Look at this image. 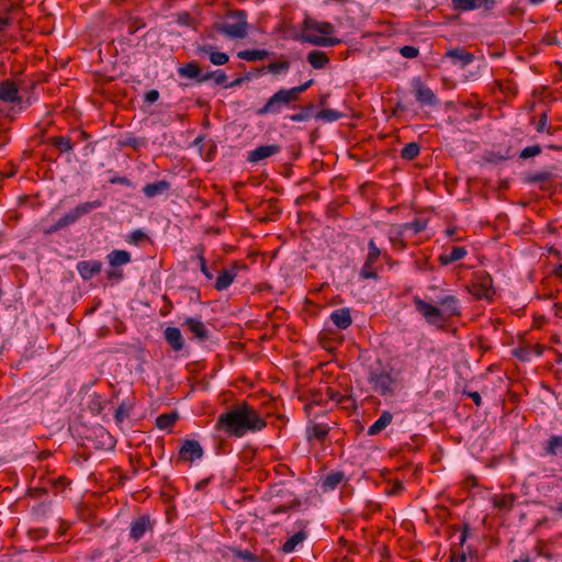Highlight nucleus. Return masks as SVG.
<instances>
[{"label": "nucleus", "mask_w": 562, "mask_h": 562, "mask_svg": "<svg viewBox=\"0 0 562 562\" xmlns=\"http://www.w3.org/2000/svg\"><path fill=\"white\" fill-rule=\"evenodd\" d=\"M266 426V420L247 402L229 406L217 417L215 424L216 430L236 438H240L247 432L260 431Z\"/></svg>", "instance_id": "1"}, {"label": "nucleus", "mask_w": 562, "mask_h": 562, "mask_svg": "<svg viewBox=\"0 0 562 562\" xmlns=\"http://www.w3.org/2000/svg\"><path fill=\"white\" fill-rule=\"evenodd\" d=\"M335 31V27L329 22H318L312 18L306 16L303 21V30L299 40L313 44L315 46H335L340 43L337 37L329 36Z\"/></svg>", "instance_id": "2"}, {"label": "nucleus", "mask_w": 562, "mask_h": 562, "mask_svg": "<svg viewBox=\"0 0 562 562\" xmlns=\"http://www.w3.org/2000/svg\"><path fill=\"white\" fill-rule=\"evenodd\" d=\"M368 382L372 390L383 397L394 396L400 386L397 379L384 368H370Z\"/></svg>", "instance_id": "3"}, {"label": "nucleus", "mask_w": 562, "mask_h": 562, "mask_svg": "<svg viewBox=\"0 0 562 562\" xmlns=\"http://www.w3.org/2000/svg\"><path fill=\"white\" fill-rule=\"evenodd\" d=\"M246 16L243 10L232 11L226 21L216 22L214 27L229 38H244L247 36L248 29Z\"/></svg>", "instance_id": "4"}, {"label": "nucleus", "mask_w": 562, "mask_h": 562, "mask_svg": "<svg viewBox=\"0 0 562 562\" xmlns=\"http://www.w3.org/2000/svg\"><path fill=\"white\" fill-rule=\"evenodd\" d=\"M296 98L290 89L281 88L273 93L266 104L257 110V115L265 116L268 114H280L285 106H290L296 102Z\"/></svg>", "instance_id": "5"}, {"label": "nucleus", "mask_w": 562, "mask_h": 562, "mask_svg": "<svg viewBox=\"0 0 562 562\" xmlns=\"http://www.w3.org/2000/svg\"><path fill=\"white\" fill-rule=\"evenodd\" d=\"M101 206H102V201H100V200L80 203L76 207H74L66 214H64L58 220V226L63 227V228H67L68 226L75 224L82 216L91 213L92 211H94Z\"/></svg>", "instance_id": "6"}, {"label": "nucleus", "mask_w": 562, "mask_h": 562, "mask_svg": "<svg viewBox=\"0 0 562 562\" xmlns=\"http://www.w3.org/2000/svg\"><path fill=\"white\" fill-rule=\"evenodd\" d=\"M413 302L415 308L418 313L423 315L426 322L429 325L441 327L446 322V316H443V312L438 306H435L426 301L422 300L418 296L413 297Z\"/></svg>", "instance_id": "7"}, {"label": "nucleus", "mask_w": 562, "mask_h": 562, "mask_svg": "<svg viewBox=\"0 0 562 562\" xmlns=\"http://www.w3.org/2000/svg\"><path fill=\"white\" fill-rule=\"evenodd\" d=\"M203 452V448L199 441L187 439L179 449L178 459L182 462H193L194 460L201 459Z\"/></svg>", "instance_id": "8"}, {"label": "nucleus", "mask_w": 562, "mask_h": 562, "mask_svg": "<svg viewBox=\"0 0 562 562\" xmlns=\"http://www.w3.org/2000/svg\"><path fill=\"white\" fill-rule=\"evenodd\" d=\"M413 87L415 98L422 106H437L439 104V100L435 92L429 87L424 85L419 79L414 80Z\"/></svg>", "instance_id": "9"}, {"label": "nucleus", "mask_w": 562, "mask_h": 562, "mask_svg": "<svg viewBox=\"0 0 562 562\" xmlns=\"http://www.w3.org/2000/svg\"><path fill=\"white\" fill-rule=\"evenodd\" d=\"M443 57L449 59L453 66L460 68H465L474 60V55L463 47L450 48L445 53Z\"/></svg>", "instance_id": "10"}, {"label": "nucleus", "mask_w": 562, "mask_h": 562, "mask_svg": "<svg viewBox=\"0 0 562 562\" xmlns=\"http://www.w3.org/2000/svg\"><path fill=\"white\" fill-rule=\"evenodd\" d=\"M308 522L305 520H297L294 524V527L295 529H297V531L293 536H291L282 546V551L284 553L294 552L296 547L307 538V532L305 531Z\"/></svg>", "instance_id": "11"}, {"label": "nucleus", "mask_w": 562, "mask_h": 562, "mask_svg": "<svg viewBox=\"0 0 562 562\" xmlns=\"http://www.w3.org/2000/svg\"><path fill=\"white\" fill-rule=\"evenodd\" d=\"M247 269L246 265H239L238 262H234L231 268L223 270L214 284V288L217 291L226 290L237 277L238 270Z\"/></svg>", "instance_id": "12"}, {"label": "nucleus", "mask_w": 562, "mask_h": 562, "mask_svg": "<svg viewBox=\"0 0 562 562\" xmlns=\"http://www.w3.org/2000/svg\"><path fill=\"white\" fill-rule=\"evenodd\" d=\"M281 146L278 144L261 145L255 148L254 150L248 151L247 161L251 164H257L263 159H267L273 155L279 154Z\"/></svg>", "instance_id": "13"}, {"label": "nucleus", "mask_w": 562, "mask_h": 562, "mask_svg": "<svg viewBox=\"0 0 562 562\" xmlns=\"http://www.w3.org/2000/svg\"><path fill=\"white\" fill-rule=\"evenodd\" d=\"M154 521L150 520L149 516L144 515L131 522L130 538L134 541L140 540L146 531L151 530Z\"/></svg>", "instance_id": "14"}, {"label": "nucleus", "mask_w": 562, "mask_h": 562, "mask_svg": "<svg viewBox=\"0 0 562 562\" xmlns=\"http://www.w3.org/2000/svg\"><path fill=\"white\" fill-rule=\"evenodd\" d=\"M183 325H186L188 329L193 334V338L200 342H204L211 337V331L207 329L205 324L198 318L187 317L183 322Z\"/></svg>", "instance_id": "15"}, {"label": "nucleus", "mask_w": 562, "mask_h": 562, "mask_svg": "<svg viewBox=\"0 0 562 562\" xmlns=\"http://www.w3.org/2000/svg\"><path fill=\"white\" fill-rule=\"evenodd\" d=\"M472 293L480 299H490L495 294L493 289V280L490 274L483 273L479 277L476 283L473 284Z\"/></svg>", "instance_id": "16"}, {"label": "nucleus", "mask_w": 562, "mask_h": 562, "mask_svg": "<svg viewBox=\"0 0 562 562\" xmlns=\"http://www.w3.org/2000/svg\"><path fill=\"white\" fill-rule=\"evenodd\" d=\"M0 100L8 103L20 102L22 99L19 95L16 85L11 80L0 82Z\"/></svg>", "instance_id": "17"}, {"label": "nucleus", "mask_w": 562, "mask_h": 562, "mask_svg": "<svg viewBox=\"0 0 562 562\" xmlns=\"http://www.w3.org/2000/svg\"><path fill=\"white\" fill-rule=\"evenodd\" d=\"M437 304L442 307L443 316L446 319L450 316L460 315V304L456 295H446L437 301Z\"/></svg>", "instance_id": "18"}, {"label": "nucleus", "mask_w": 562, "mask_h": 562, "mask_svg": "<svg viewBox=\"0 0 562 562\" xmlns=\"http://www.w3.org/2000/svg\"><path fill=\"white\" fill-rule=\"evenodd\" d=\"M167 344L173 351H181L184 347V339L178 327L168 326L164 331Z\"/></svg>", "instance_id": "19"}, {"label": "nucleus", "mask_w": 562, "mask_h": 562, "mask_svg": "<svg viewBox=\"0 0 562 562\" xmlns=\"http://www.w3.org/2000/svg\"><path fill=\"white\" fill-rule=\"evenodd\" d=\"M170 188L171 183L162 179L153 183H147L143 188V193L145 194L146 198L153 199L166 194L170 190Z\"/></svg>", "instance_id": "20"}, {"label": "nucleus", "mask_w": 562, "mask_h": 562, "mask_svg": "<svg viewBox=\"0 0 562 562\" xmlns=\"http://www.w3.org/2000/svg\"><path fill=\"white\" fill-rule=\"evenodd\" d=\"M178 75L181 78L195 79L199 83H201V78L204 74H202V70L196 61H189L178 68Z\"/></svg>", "instance_id": "21"}, {"label": "nucleus", "mask_w": 562, "mask_h": 562, "mask_svg": "<svg viewBox=\"0 0 562 562\" xmlns=\"http://www.w3.org/2000/svg\"><path fill=\"white\" fill-rule=\"evenodd\" d=\"M196 52L203 53V54H209L210 61L216 66L225 65L229 60V57L226 53L215 52L214 46H212V45H198Z\"/></svg>", "instance_id": "22"}, {"label": "nucleus", "mask_w": 562, "mask_h": 562, "mask_svg": "<svg viewBox=\"0 0 562 562\" xmlns=\"http://www.w3.org/2000/svg\"><path fill=\"white\" fill-rule=\"evenodd\" d=\"M330 321L339 329L348 328L351 325V323H352L350 310L347 308V307L335 310L330 314Z\"/></svg>", "instance_id": "23"}, {"label": "nucleus", "mask_w": 562, "mask_h": 562, "mask_svg": "<svg viewBox=\"0 0 562 562\" xmlns=\"http://www.w3.org/2000/svg\"><path fill=\"white\" fill-rule=\"evenodd\" d=\"M47 142L54 146L59 154H71L75 147V144L69 136H52Z\"/></svg>", "instance_id": "24"}, {"label": "nucleus", "mask_w": 562, "mask_h": 562, "mask_svg": "<svg viewBox=\"0 0 562 562\" xmlns=\"http://www.w3.org/2000/svg\"><path fill=\"white\" fill-rule=\"evenodd\" d=\"M393 420V415L389 411H383L380 417L368 428L369 436H375L384 430Z\"/></svg>", "instance_id": "25"}, {"label": "nucleus", "mask_w": 562, "mask_h": 562, "mask_svg": "<svg viewBox=\"0 0 562 562\" xmlns=\"http://www.w3.org/2000/svg\"><path fill=\"white\" fill-rule=\"evenodd\" d=\"M77 269L82 279L89 280L101 271V263L98 261H80Z\"/></svg>", "instance_id": "26"}, {"label": "nucleus", "mask_w": 562, "mask_h": 562, "mask_svg": "<svg viewBox=\"0 0 562 562\" xmlns=\"http://www.w3.org/2000/svg\"><path fill=\"white\" fill-rule=\"evenodd\" d=\"M306 58L314 69H324L329 63L327 54L318 49L311 50Z\"/></svg>", "instance_id": "27"}, {"label": "nucleus", "mask_w": 562, "mask_h": 562, "mask_svg": "<svg viewBox=\"0 0 562 562\" xmlns=\"http://www.w3.org/2000/svg\"><path fill=\"white\" fill-rule=\"evenodd\" d=\"M108 261L112 268H119L131 261V254L126 250L115 249L108 255Z\"/></svg>", "instance_id": "28"}, {"label": "nucleus", "mask_w": 562, "mask_h": 562, "mask_svg": "<svg viewBox=\"0 0 562 562\" xmlns=\"http://www.w3.org/2000/svg\"><path fill=\"white\" fill-rule=\"evenodd\" d=\"M454 9L458 11H472L477 9H483L484 13H488L495 2H453Z\"/></svg>", "instance_id": "29"}, {"label": "nucleus", "mask_w": 562, "mask_h": 562, "mask_svg": "<svg viewBox=\"0 0 562 562\" xmlns=\"http://www.w3.org/2000/svg\"><path fill=\"white\" fill-rule=\"evenodd\" d=\"M468 251L464 247H453L449 254H442L439 257L441 265L447 266L458 260L463 259Z\"/></svg>", "instance_id": "30"}, {"label": "nucleus", "mask_w": 562, "mask_h": 562, "mask_svg": "<svg viewBox=\"0 0 562 562\" xmlns=\"http://www.w3.org/2000/svg\"><path fill=\"white\" fill-rule=\"evenodd\" d=\"M270 55L271 53L266 49H246L237 53L238 58L247 61L263 60Z\"/></svg>", "instance_id": "31"}, {"label": "nucleus", "mask_w": 562, "mask_h": 562, "mask_svg": "<svg viewBox=\"0 0 562 562\" xmlns=\"http://www.w3.org/2000/svg\"><path fill=\"white\" fill-rule=\"evenodd\" d=\"M345 479V474L340 471L330 472L326 475V477L322 482V488L326 491H331L336 488Z\"/></svg>", "instance_id": "32"}, {"label": "nucleus", "mask_w": 562, "mask_h": 562, "mask_svg": "<svg viewBox=\"0 0 562 562\" xmlns=\"http://www.w3.org/2000/svg\"><path fill=\"white\" fill-rule=\"evenodd\" d=\"M290 69V61L289 60H276L272 63H269L267 66L262 67V70H267L270 74L273 75H281L286 74Z\"/></svg>", "instance_id": "33"}, {"label": "nucleus", "mask_w": 562, "mask_h": 562, "mask_svg": "<svg viewBox=\"0 0 562 562\" xmlns=\"http://www.w3.org/2000/svg\"><path fill=\"white\" fill-rule=\"evenodd\" d=\"M544 452L551 457L562 453V436L550 437L544 448Z\"/></svg>", "instance_id": "34"}, {"label": "nucleus", "mask_w": 562, "mask_h": 562, "mask_svg": "<svg viewBox=\"0 0 562 562\" xmlns=\"http://www.w3.org/2000/svg\"><path fill=\"white\" fill-rule=\"evenodd\" d=\"M329 428L326 425L315 424L311 428L307 429V439L312 440L313 438L324 441L327 437Z\"/></svg>", "instance_id": "35"}, {"label": "nucleus", "mask_w": 562, "mask_h": 562, "mask_svg": "<svg viewBox=\"0 0 562 562\" xmlns=\"http://www.w3.org/2000/svg\"><path fill=\"white\" fill-rule=\"evenodd\" d=\"M179 418V414L175 411L169 414H161L156 418V426L159 429L171 427Z\"/></svg>", "instance_id": "36"}, {"label": "nucleus", "mask_w": 562, "mask_h": 562, "mask_svg": "<svg viewBox=\"0 0 562 562\" xmlns=\"http://www.w3.org/2000/svg\"><path fill=\"white\" fill-rule=\"evenodd\" d=\"M420 153V146L418 143L412 142L406 144L401 150V157L406 160L415 159Z\"/></svg>", "instance_id": "37"}, {"label": "nucleus", "mask_w": 562, "mask_h": 562, "mask_svg": "<svg viewBox=\"0 0 562 562\" xmlns=\"http://www.w3.org/2000/svg\"><path fill=\"white\" fill-rule=\"evenodd\" d=\"M210 79H213L215 85L222 86V85H225V82L227 80V76L223 70L217 69V70H213V71H209V72L204 74L203 77L201 78L202 82H205Z\"/></svg>", "instance_id": "38"}, {"label": "nucleus", "mask_w": 562, "mask_h": 562, "mask_svg": "<svg viewBox=\"0 0 562 562\" xmlns=\"http://www.w3.org/2000/svg\"><path fill=\"white\" fill-rule=\"evenodd\" d=\"M548 113L547 112H543L540 117H539V121L536 125V131L538 133H543L546 132L547 134L549 135H553L555 132H557V127H553L552 125H550L548 123Z\"/></svg>", "instance_id": "39"}, {"label": "nucleus", "mask_w": 562, "mask_h": 562, "mask_svg": "<svg viewBox=\"0 0 562 562\" xmlns=\"http://www.w3.org/2000/svg\"><path fill=\"white\" fill-rule=\"evenodd\" d=\"M368 249H369V252H368L366 262H368V266H374L381 256V251H380L379 247L376 246L374 239L369 240Z\"/></svg>", "instance_id": "40"}, {"label": "nucleus", "mask_w": 562, "mask_h": 562, "mask_svg": "<svg viewBox=\"0 0 562 562\" xmlns=\"http://www.w3.org/2000/svg\"><path fill=\"white\" fill-rule=\"evenodd\" d=\"M552 173L547 170L536 171L526 177L525 181L528 183H541L550 180Z\"/></svg>", "instance_id": "41"}, {"label": "nucleus", "mask_w": 562, "mask_h": 562, "mask_svg": "<svg viewBox=\"0 0 562 562\" xmlns=\"http://www.w3.org/2000/svg\"><path fill=\"white\" fill-rule=\"evenodd\" d=\"M314 109L313 104H308L301 109L299 113L292 114L290 116V120L292 122H305L308 121L312 116V111Z\"/></svg>", "instance_id": "42"}, {"label": "nucleus", "mask_w": 562, "mask_h": 562, "mask_svg": "<svg viewBox=\"0 0 562 562\" xmlns=\"http://www.w3.org/2000/svg\"><path fill=\"white\" fill-rule=\"evenodd\" d=\"M342 114L336 110L324 109L316 114V119H321L327 122H334L339 120Z\"/></svg>", "instance_id": "43"}, {"label": "nucleus", "mask_w": 562, "mask_h": 562, "mask_svg": "<svg viewBox=\"0 0 562 562\" xmlns=\"http://www.w3.org/2000/svg\"><path fill=\"white\" fill-rule=\"evenodd\" d=\"M147 142L144 137L128 136L122 142L123 146L132 147L135 150H139L140 147L146 146Z\"/></svg>", "instance_id": "44"}, {"label": "nucleus", "mask_w": 562, "mask_h": 562, "mask_svg": "<svg viewBox=\"0 0 562 562\" xmlns=\"http://www.w3.org/2000/svg\"><path fill=\"white\" fill-rule=\"evenodd\" d=\"M233 554L235 558L241 559L246 562H259V558L249 550L234 549Z\"/></svg>", "instance_id": "45"}, {"label": "nucleus", "mask_w": 562, "mask_h": 562, "mask_svg": "<svg viewBox=\"0 0 562 562\" xmlns=\"http://www.w3.org/2000/svg\"><path fill=\"white\" fill-rule=\"evenodd\" d=\"M541 151H542V148L540 145L528 146L520 151L519 158L528 159V158L539 155Z\"/></svg>", "instance_id": "46"}, {"label": "nucleus", "mask_w": 562, "mask_h": 562, "mask_svg": "<svg viewBox=\"0 0 562 562\" xmlns=\"http://www.w3.org/2000/svg\"><path fill=\"white\" fill-rule=\"evenodd\" d=\"M402 227L403 231H413L415 234H418L426 229V222L416 220L404 224Z\"/></svg>", "instance_id": "47"}, {"label": "nucleus", "mask_w": 562, "mask_h": 562, "mask_svg": "<svg viewBox=\"0 0 562 562\" xmlns=\"http://www.w3.org/2000/svg\"><path fill=\"white\" fill-rule=\"evenodd\" d=\"M147 239V235L142 229H135L126 238L128 244L138 245L140 241Z\"/></svg>", "instance_id": "48"}, {"label": "nucleus", "mask_w": 562, "mask_h": 562, "mask_svg": "<svg viewBox=\"0 0 562 562\" xmlns=\"http://www.w3.org/2000/svg\"><path fill=\"white\" fill-rule=\"evenodd\" d=\"M19 5L11 4L10 7H5L3 10L5 12L4 15H0V32H2L11 22V18L9 16V13L11 11H14Z\"/></svg>", "instance_id": "49"}, {"label": "nucleus", "mask_w": 562, "mask_h": 562, "mask_svg": "<svg viewBox=\"0 0 562 562\" xmlns=\"http://www.w3.org/2000/svg\"><path fill=\"white\" fill-rule=\"evenodd\" d=\"M400 54L405 58L412 59L418 56L419 50L415 46L405 45L400 48Z\"/></svg>", "instance_id": "50"}, {"label": "nucleus", "mask_w": 562, "mask_h": 562, "mask_svg": "<svg viewBox=\"0 0 562 562\" xmlns=\"http://www.w3.org/2000/svg\"><path fill=\"white\" fill-rule=\"evenodd\" d=\"M360 276L363 279H376L378 273L374 269V266H368V262H364V265L361 268Z\"/></svg>", "instance_id": "51"}, {"label": "nucleus", "mask_w": 562, "mask_h": 562, "mask_svg": "<svg viewBox=\"0 0 562 562\" xmlns=\"http://www.w3.org/2000/svg\"><path fill=\"white\" fill-rule=\"evenodd\" d=\"M198 260H199V263H200V270L201 272L205 276V278L207 280H212L213 279V273L212 271L210 270V268L207 267V263H206V260L205 258L203 257L202 254H199L196 256Z\"/></svg>", "instance_id": "52"}, {"label": "nucleus", "mask_w": 562, "mask_h": 562, "mask_svg": "<svg viewBox=\"0 0 562 562\" xmlns=\"http://www.w3.org/2000/svg\"><path fill=\"white\" fill-rule=\"evenodd\" d=\"M314 80L313 79H310L307 80L306 82L300 85V86H296V87H293V88H290V90L292 91V93L294 94V97L296 98V100L300 99V95L305 92L312 85H313Z\"/></svg>", "instance_id": "53"}, {"label": "nucleus", "mask_w": 562, "mask_h": 562, "mask_svg": "<svg viewBox=\"0 0 562 562\" xmlns=\"http://www.w3.org/2000/svg\"><path fill=\"white\" fill-rule=\"evenodd\" d=\"M327 394H328V397L339 404H342L345 402H350L351 401V397L350 396H345V395H341L339 394L338 392L331 390V389H328L327 390Z\"/></svg>", "instance_id": "54"}, {"label": "nucleus", "mask_w": 562, "mask_h": 562, "mask_svg": "<svg viewBox=\"0 0 562 562\" xmlns=\"http://www.w3.org/2000/svg\"><path fill=\"white\" fill-rule=\"evenodd\" d=\"M301 505V501L300 499H294L293 502H291L289 505H280L278 507H276L272 513L273 514H280V513H285L290 509H294V508H297L299 506Z\"/></svg>", "instance_id": "55"}, {"label": "nucleus", "mask_w": 562, "mask_h": 562, "mask_svg": "<svg viewBox=\"0 0 562 562\" xmlns=\"http://www.w3.org/2000/svg\"><path fill=\"white\" fill-rule=\"evenodd\" d=\"M177 23L183 26H191L193 19L188 12L178 13Z\"/></svg>", "instance_id": "56"}, {"label": "nucleus", "mask_w": 562, "mask_h": 562, "mask_svg": "<svg viewBox=\"0 0 562 562\" xmlns=\"http://www.w3.org/2000/svg\"><path fill=\"white\" fill-rule=\"evenodd\" d=\"M159 91L151 89L144 94V101L148 104L155 103L159 99Z\"/></svg>", "instance_id": "57"}, {"label": "nucleus", "mask_w": 562, "mask_h": 562, "mask_svg": "<svg viewBox=\"0 0 562 562\" xmlns=\"http://www.w3.org/2000/svg\"><path fill=\"white\" fill-rule=\"evenodd\" d=\"M127 415L128 411L125 405L122 404L116 408L114 417L117 423H122L127 417Z\"/></svg>", "instance_id": "58"}, {"label": "nucleus", "mask_w": 562, "mask_h": 562, "mask_svg": "<svg viewBox=\"0 0 562 562\" xmlns=\"http://www.w3.org/2000/svg\"><path fill=\"white\" fill-rule=\"evenodd\" d=\"M108 274V279L109 280H121L123 278V272L122 270L117 269V268H112L111 270H109L106 272Z\"/></svg>", "instance_id": "59"}, {"label": "nucleus", "mask_w": 562, "mask_h": 562, "mask_svg": "<svg viewBox=\"0 0 562 562\" xmlns=\"http://www.w3.org/2000/svg\"><path fill=\"white\" fill-rule=\"evenodd\" d=\"M109 181H110V183H113V184H122L125 187L132 186L131 180L126 177H114V178H111Z\"/></svg>", "instance_id": "60"}, {"label": "nucleus", "mask_w": 562, "mask_h": 562, "mask_svg": "<svg viewBox=\"0 0 562 562\" xmlns=\"http://www.w3.org/2000/svg\"><path fill=\"white\" fill-rule=\"evenodd\" d=\"M402 231L396 232V236H390V240L394 246H400L401 248L405 247L404 241L401 239Z\"/></svg>", "instance_id": "61"}, {"label": "nucleus", "mask_w": 562, "mask_h": 562, "mask_svg": "<svg viewBox=\"0 0 562 562\" xmlns=\"http://www.w3.org/2000/svg\"><path fill=\"white\" fill-rule=\"evenodd\" d=\"M514 356L519 358L522 361H526L528 359V352L524 348H517L513 351Z\"/></svg>", "instance_id": "62"}, {"label": "nucleus", "mask_w": 562, "mask_h": 562, "mask_svg": "<svg viewBox=\"0 0 562 562\" xmlns=\"http://www.w3.org/2000/svg\"><path fill=\"white\" fill-rule=\"evenodd\" d=\"M60 229H64V228L58 226V221H57L55 224H53V225H50L48 227H45L43 229V232H44L45 235H50V234L56 233V232H58Z\"/></svg>", "instance_id": "63"}, {"label": "nucleus", "mask_w": 562, "mask_h": 562, "mask_svg": "<svg viewBox=\"0 0 562 562\" xmlns=\"http://www.w3.org/2000/svg\"><path fill=\"white\" fill-rule=\"evenodd\" d=\"M450 562H467V554L464 552H461L458 555L453 554L450 558Z\"/></svg>", "instance_id": "64"}]
</instances>
